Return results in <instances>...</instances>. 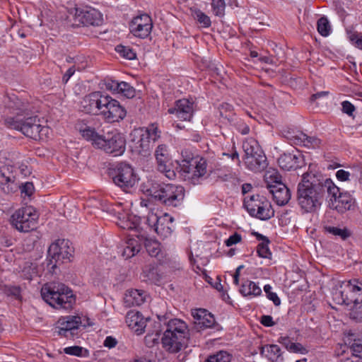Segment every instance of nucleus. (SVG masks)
Instances as JSON below:
<instances>
[{"label":"nucleus","instance_id":"1","mask_svg":"<svg viewBox=\"0 0 362 362\" xmlns=\"http://www.w3.org/2000/svg\"><path fill=\"white\" fill-rule=\"evenodd\" d=\"M339 187L330 178L322 175L304 173L297 188V202L305 213L316 211L327 193L336 200Z\"/></svg>","mask_w":362,"mask_h":362},{"label":"nucleus","instance_id":"2","mask_svg":"<svg viewBox=\"0 0 362 362\" xmlns=\"http://www.w3.org/2000/svg\"><path fill=\"white\" fill-rule=\"evenodd\" d=\"M141 190L167 207H177L182 204L185 190L182 186L158 183L153 180L144 182Z\"/></svg>","mask_w":362,"mask_h":362},{"label":"nucleus","instance_id":"3","mask_svg":"<svg viewBox=\"0 0 362 362\" xmlns=\"http://www.w3.org/2000/svg\"><path fill=\"white\" fill-rule=\"evenodd\" d=\"M40 293L42 299L56 309L69 310L72 308L76 300L72 291L59 282L45 284L42 287Z\"/></svg>","mask_w":362,"mask_h":362},{"label":"nucleus","instance_id":"4","mask_svg":"<svg viewBox=\"0 0 362 362\" xmlns=\"http://www.w3.org/2000/svg\"><path fill=\"white\" fill-rule=\"evenodd\" d=\"M74 248L69 240L58 239L52 243L47 250L46 269L52 274H57V268L66 261L71 262Z\"/></svg>","mask_w":362,"mask_h":362},{"label":"nucleus","instance_id":"5","mask_svg":"<svg viewBox=\"0 0 362 362\" xmlns=\"http://www.w3.org/2000/svg\"><path fill=\"white\" fill-rule=\"evenodd\" d=\"M109 175L113 183L126 193L131 192L139 180L134 168L126 162H119L110 168Z\"/></svg>","mask_w":362,"mask_h":362},{"label":"nucleus","instance_id":"6","mask_svg":"<svg viewBox=\"0 0 362 362\" xmlns=\"http://www.w3.org/2000/svg\"><path fill=\"white\" fill-rule=\"evenodd\" d=\"M242 147L245 153L244 163L248 170L254 173H260L267 168V158L255 139L252 138L245 139Z\"/></svg>","mask_w":362,"mask_h":362},{"label":"nucleus","instance_id":"7","mask_svg":"<svg viewBox=\"0 0 362 362\" xmlns=\"http://www.w3.org/2000/svg\"><path fill=\"white\" fill-rule=\"evenodd\" d=\"M340 288L339 291L334 294V300L337 304L354 308L358 304L362 303V280L352 279L343 281Z\"/></svg>","mask_w":362,"mask_h":362},{"label":"nucleus","instance_id":"8","mask_svg":"<svg viewBox=\"0 0 362 362\" xmlns=\"http://www.w3.org/2000/svg\"><path fill=\"white\" fill-rule=\"evenodd\" d=\"M243 205L251 216L260 220H269L274 216V210L271 202L266 197L259 194L245 197Z\"/></svg>","mask_w":362,"mask_h":362},{"label":"nucleus","instance_id":"9","mask_svg":"<svg viewBox=\"0 0 362 362\" xmlns=\"http://www.w3.org/2000/svg\"><path fill=\"white\" fill-rule=\"evenodd\" d=\"M39 214L31 206L21 207L11 215L10 223L20 232L27 233L37 228Z\"/></svg>","mask_w":362,"mask_h":362},{"label":"nucleus","instance_id":"10","mask_svg":"<svg viewBox=\"0 0 362 362\" xmlns=\"http://www.w3.org/2000/svg\"><path fill=\"white\" fill-rule=\"evenodd\" d=\"M98 148L112 156H122L126 149V139L124 134L117 131L108 132L98 142Z\"/></svg>","mask_w":362,"mask_h":362},{"label":"nucleus","instance_id":"11","mask_svg":"<svg viewBox=\"0 0 362 362\" xmlns=\"http://www.w3.org/2000/svg\"><path fill=\"white\" fill-rule=\"evenodd\" d=\"M207 162L205 158L198 159L195 161H188L177 166L180 172L185 177V180H189L193 185L200 183V180L206 173Z\"/></svg>","mask_w":362,"mask_h":362},{"label":"nucleus","instance_id":"12","mask_svg":"<svg viewBox=\"0 0 362 362\" xmlns=\"http://www.w3.org/2000/svg\"><path fill=\"white\" fill-rule=\"evenodd\" d=\"M73 15L74 25H81L88 26H98L103 23V16L96 9L92 8H74L70 11Z\"/></svg>","mask_w":362,"mask_h":362},{"label":"nucleus","instance_id":"13","mask_svg":"<svg viewBox=\"0 0 362 362\" xmlns=\"http://www.w3.org/2000/svg\"><path fill=\"white\" fill-rule=\"evenodd\" d=\"M37 116H23V122L21 132L27 137L34 140L43 139L49 134L48 127L42 126L39 123Z\"/></svg>","mask_w":362,"mask_h":362},{"label":"nucleus","instance_id":"14","mask_svg":"<svg viewBox=\"0 0 362 362\" xmlns=\"http://www.w3.org/2000/svg\"><path fill=\"white\" fill-rule=\"evenodd\" d=\"M105 101L100 115L107 122L110 123L119 122L126 117L127 111L125 108L117 100L106 95Z\"/></svg>","mask_w":362,"mask_h":362},{"label":"nucleus","instance_id":"15","mask_svg":"<svg viewBox=\"0 0 362 362\" xmlns=\"http://www.w3.org/2000/svg\"><path fill=\"white\" fill-rule=\"evenodd\" d=\"M153 28L152 19L148 14L144 13L137 16L129 23V31L136 37L147 38Z\"/></svg>","mask_w":362,"mask_h":362},{"label":"nucleus","instance_id":"16","mask_svg":"<svg viewBox=\"0 0 362 362\" xmlns=\"http://www.w3.org/2000/svg\"><path fill=\"white\" fill-rule=\"evenodd\" d=\"M274 185H268L269 192L272 194L274 202L279 206H284L291 199V194L290 189L285 184L281 182V177L278 174L270 175Z\"/></svg>","mask_w":362,"mask_h":362},{"label":"nucleus","instance_id":"17","mask_svg":"<svg viewBox=\"0 0 362 362\" xmlns=\"http://www.w3.org/2000/svg\"><path fill=\"white\" fill-rule=\"evenodd\" d=\"M189 337L185 335H177L175 332L165 329L161 338L163 347L170 353L179 352L187 346Z\"/></svg>","mask_w":362,"mask_h":362},{"label":"nucleus","instance_id":"18","mask_svg":"<svg viewBox=\"0 0 362 362\" xmlns=\"http://www.w3.org/2000/svg\"><path fill=\"white\" fill-rule=\"evenodd\" d=\"M189 337L185 335H177L175 332L165 329L161 338L163 347L170 353L179 352L187 346Z\"/></svg>","mask_w":362,"mask_h":362},{"label":"nucleus","instance_id":"19","mask_svg":"<svg viewBox=\"0 0 362 362\" xmlns=\"http://www.w3.org/2000/svg\"><path fill=\"white\" fill-rule=\"evenodd\" d=\"M106 95L100 91L91 93L86 95L81 102V110L86 113L100 115L104 106Z\"/></svg>","mask_w":362,"mask_h":362},{"label":"nucleus","instance_id":"20","mask_svg":"<svg viewBox=\"0 0 362 362\" xmlns=\"http://www.w3.org/2000/svg\"><path fill=\"white\" fill-rule=\"evenodd\" d=\"M155 156L158 170L165 173L168 179L173 180L176 177V174L174 170L170 168V159L166 145L160 144L158 146L155 151Z\"/></svg>","mask_w":362,"mask_h":362},{"label":"nucleus","instance_id":"21","mask_svg":"<svg viewBox=\"0 0 362 362\" xmlns=\"http://www.w3.org/2000/svg\"><path fill=\"white\" fill-rule=\"evenodd\" d=\"M81 324V317L78 316H66L60 318L57 321V332L59 335L64 336L66 338L73 337Z\"/></svg>","mask_w":362,"mask_h":362},{"label":"nucleus","instance_id":"22","mask_svg":"<svg viewBox=\"0 0 362 362\" xmlns=\"http://www.w3.org/2000/svg\"><path fill=\"white\" fill-rule=\"evenodd\" d=\"M194 103L189 100L182 98L175 102V106L168 110L169 114L183 121H190L194 113Z\"/></svg>","mask_w":362,"mask_h":362},{"label":"nucleus","instance_id":"23","mask_svg":"<svg viewBox=\"0 0 362 362\" xmlns=\"http://www.w3.org/2000/svg\"><path fill=\"white\" fill-rule=\"evenodd\" d=\"M5 108L8 113L18 116L30 115L29 103L15 94L8 95L4 100Z\"/></svg>","mask_w":362,"mask_h":362},{"label":"nucleus","instance_id":"24","mask_svg":"<svg viewBox=\"0 0 362 362\" xmlns=\"http://www.w3.org/2000/svg\"><path fill=\"white\" fill-rule=\"evenodd\" d=\"M132 143L133 151L140 155L145 156L151 148V142L149 140V132H144V129L135 130Z\"/></svg>","mask_w":362,"mask_h":362},{"label":"nucleus","instance_id":"25","mask_svg":"<svg viewBox=\"0 0 362 362\" xmlns=\"http://www.w3.org/2000/svg\"><path fill=\"white\" fill-rule=\"evenodd\" d=\"M151 218L156 221L154 224V230L161 237L167 238L170 235L173 231V221L174 218L165 214L161 217H158L156 215H153Z\"/></svg>","mask_w":362,"mask_h":362},{"label":"nucleus","instance_id":"26","mask_svg":"<svg viewBox=\"0 0 362 362\" xmlns=\"http://www.w3.org/2000/svg\"><path fill=\"white\" fill-rule=\"evenodd\" d=\"M303 163V156L299 152L297 154L284 153L278 158L279 167L287 171L300 168Z\"/></svg>","mask_w":362,"mask_h":362},{"label":"nucleus","instance_id":"27","mask_svg":"<svg viewBox=\"0 0 362 362\" xmlns=\"http://www.w3.org/2000/svg\"><path fill=\"white\" fill-rule=\"evenodd\" d=\"M148 321L151 322L148 318H144L138 311H129L126 315V322L128 327L134 329L138 334H141L145 331Z\"/></svg>","mask_w":362,"mask_h":362},{"label":"nucleus","instance_id":"28","mask_svg":"<svg viewBox=\"0 0 362 362\" xmlns=\"http://www.w3.org/2000/svg\"><path fill=\"white\" fill-rule=\"evenodd\" d=\"M192 315L194 319L198 320L199 328H216L219 325L216 322L214 316L206 309L198 308L192 310Z\"/></svg>","mask_w":362,"mask_h":362},{"label":"nucleus","instance_id":"29","mask_svg":"<svg viewBox=\"0 0 362 362\" xmlns=\"http://www.w3.org/2000/svg\"><path fill=\"white\" fill-rule=\"evenodd\" d=\"M337 202L335 209L340 214H344L347 211H354L356 206L355 198L348 192H339L337 194Z\"/></svg>","mask_w":362,"mask_h":362},{"label":"nucleus","instance_id":"30","mask_svg":"<svg viewBox=\"0 0 362 362\" xmlns=\"http://www.w3.org/2000/svg\"><path fill=\"white\" fill-rule=\"evenodd\" d=\"M15 177L11 175L8 167L4 166L0 168V188L6 194H11L16 191L18 186L15 183Z\"/></svg>","mask_w":362,"mask_h":362},{"label":"nucleus","instance_id":"31","mask_svg":"<svg viewBox=\"0 0 362 362\" xmlns=\"http://www.w3.org/2000/svg\"><path fill=\"white\" fill-rule=\"evenodd\" d=\"M77 128L83 138L87 141H91L92 145L98 148V142H99V139H101L103 134H98L95 128L87 125L83 122H79L77 124Z\"/></svg>","mask_w":362,"mask_h":362},{"label":"nucleus","instance_id":"32","mask_svg":"<svg viewBox=\"0 0 362 362\" xmlns=\"http://www.w3.org/2000/svg\"><path fill=\"white\" fill-rule=\"evenodd\" d=\"M260 354L272 362H282L284 357L281 348L276 344H266L260 348Z\"/></svg>","mask_w":362,"mask_h":362},{"label":"nucleus","instance_id":"33","mask_svg":"<svg viewBox=\"0 0 362 362\" xmlns=\"http://www.w3.org/2000/svg\"><path fill=\"white\" fill-rule=\"evenodd\" d=\"M141 249V244L139 238H129L124 243L122 255L125 259H129L135 256Z\"/></svg>","mask_w":362,"mask_h":362},{"label":"nucleus","instance_id":"34","mask_svg":"<svg viewBox=\"0 0 362 362\" xmlns=\"http://www.w3.org/2000/svg\"><path fill=\"white\" fill-rule=\"evenodd\" d=\"M239 292L244 297H257L262 294V289L254 281L245 279L242 282Z\"/></svg>","mask_w":362,"mask_h":362},{"label":"nucleus","instance_id":"35","mask_svg":"<svg viewBox=\"0 0 362 362\" xmlns=\"http://www.w3.org/2000/svg\"><path fill=\"white\" fill-rule=\"evenodd\" d=\"M166 329L175 332L177 335H185L188 337L189 336V329L185 322L177 318L169 320L166 324Z\"/></svg>","mask_w":362,"mask_h":362},{"label":"nucleus","instance_id":"36","mask_svg":"<svg viewBox=\"0 0 362 362\" xmlns=\"http://www.w3.org/2000/svg\"><path fill=\"white\" fill-rule=\"evenodd\" d=\"M136 238L140 239L141 243H143L144 247L151 257H156L160 252V244L158 241L148 238L144 235H136Z\"/></svg>","mask_w":362,"mask_h":362},{"label":"nucleus","instance_id":"37","mask_svg":"<svg viewBox=\"0 0 362 362\" xmlns=\"http://www.w3.org/2000/svg\"><path fill=\"white\" fill-rule=\"evenodd\" d=\"M124 300L129 306H139L144 302V292L137 289L127 291Z\"/></svg>","mask_w":362,"mask_h":362},{"label":"nucleus","instance_id":"38","mask_svg":"<svg viewBox=\"0 0 362 362\" xmlns=\"http://www.w3.org/2000/svg\"><path fill=\"white\" fill-rule=\"evenodd\" d=\"M143 280L151 284H157L161 279L158 267L153 264L146 266L141 274Z\"/></svg>","mask_w":362,"mask_h":362},{"label":"nucleus","instance_id":"39","mask_svg":"<svg viewBox=\"0 0 362 362\" xmlns=\"http://www.w3.org/2000/svg\"><path fill=\"white\" fill-rule=\"evenodd\" d=\"M190 12L193 18L197 21L201 27L206 28L211 26V21L210 18L200 9L192 7L190 8Z\"/></svg>","mask_w":362,"mask_h":362},{"label":"nucleus","instance_id":"40","mask_svg":"<svg viewBox=\"0 0 362 362\" xmlns=\"http://www.w3.org/2000/svg\"><path fill=\"white\" fill-rule=\"evenodd\" d=\"M140 218L136 216L128 214L123 219H120L118 226L125 230H138L139 226Z\"/></svg>","mask_w":362,"mask_h":362},{"label":"nucleus","instance_id":"41","mask_svg":"<svg viewBox=\"0 0 362 362\" xmlns=\"http://www.w3.org/2000/svg\"><path fill=\"white\" fill-rule=\"evenodd\" d=\"M296 139L308 148H316L321 144V140L317 137L308 136L302 132L296 137Z\"/></svg>","mask_w":362,"mask_h":362},{"label":"nucleus","instance_id":"42","mask_svg":"<svg viewBox=\"0 0 362 362\" xmlns=\"http://www.w3.org/2000/svg\"><path fill=\"white\" fill-rule=\"evenodd\" d=\"M324 230L334 236L339 237L343 240H346L351 235V231L346 228H340L334 226H324Z\"/></svg>","mask_w":362,"mask_h":362},{"label":"nucleus","instance_id":"43","mask_svg":"<svg viewBox=\"0 0 362 362\" xmlns=\"http://www.w3.org/2000/svg\"><path fill=\"white\" fill-rule=\"evenodd\" d=\"M23 122V116L16 115L13 117H6L4 119V125L10 129H13L21 132V127Z\"/></svg>","mask_w":362,"mask_h":362},{"label":"nucleus","instance_id":"44","mask_svg":"<svg viewBox=\"0 0 362 362\" xmlns=\"http://www.w3.org/2000/svg\"><path fill=\"white\" fill-rule=\"evenodd\" d=\"M232 355L226 351H219L209 356L205 362H230Z\"/></svg>","mask_w":362,"mask_h":362},{"label":"nucleus","instance_id":"45","mask_svg":"<svg viewBox=\"0 0 362 362\" xmlns=\"http://www.w3.org/2000/svg\"><path fill=\"white\" fill-rule=\"evenodd\" d=\"M64 352L66 354L76 356L78 357H88L89 356V351L83 347L79 346H69L64 349Z\"/></svg>","mask_w":362,"mask_h":362},{"label":"nucleus","instance_id":"46","mask_svg":"<svg viewBox=\"0 0 362 362\" xmlns=\"http://www.w3.org/2000/svg\"><path fill=\"white\" fill-rule=\"evenodd\" d=\"M115 51L118 52L121 57L129 60H133L136 57V52L129 46H124L122 45H117Z\"/></svg>","mask_w":362,"mask_h":362},{"label":"nucleus","instance_id":"47","mask_svg":"<svg viewBox=\"0 0 362 362\" xmlns=\"http://www.w3.org/2000/svg\"><path fill=\"white\" fill-rule=\"evenodd\" d=\"M317 31L321 35L325 37L329 35L330 33V25L328 20L326 18H320L317 21Z\"/></svg>","mask_w":362,"mask_h":362},{"label":"nucleus","instance_id":"48","mask_svg":"<svg viewBox=\"0 0 362 362\" xmlns=\"http://www.w3.org/2000/svg\"><path fill=\"white\" fill-rule=\"evenodd\" d=\"M211 6L215 16L223 17L225 15L226 4L224 0H211Z\"/></svg>","mask_w":362,"mask_h":362},{"label":"nucleus","instance_id":"49","mask_svg":"<svg viewBox=\"0 0 362 362\" xmlns=\"http://www.w3.org/2000/svg\"><path fill=\"white\" fill-rule=\"evenodd\" d=\"M117 93H121L127 98H133L136 95V90L128 83L122 81L121 87H119Z\"/></svg>","mask_w":362,"mask_h":362},{"label":"nucleus","instance_id":"50","mask_svg":"<svg viewBox=\"0 0 362 362\" xmlns=\"http://www.w3.org/2000/svg\"><path fill=\"white\" fill-rule=\"evenodd\" d=\"M203 157L194 156L193 153L187 150L182 151L181 153V158L179 160H176L177 166H180L181 164L185 163L188 161H195L198 160V159H203Z\"/></svg>","mask_w":362,"mask_h":362},{"label":"nucleus","instance_id":"51","mask_svg":"<svg viewBox=\"0 0 362 362\" xmlns=\"http://www.w3.org/2000/svg\"><path fill=\"white\" fill-rule=\"evenodd\" d=\"M220 116L224 117L228 120L231 119L233 116V107L232 105L228 103H223L218 107Z\"/></svg>","mask_w":362,"mask_h":362},{"label":"nucleus","instance_id":"52","mask_svg":"<svg viewBox=\"0 0 362 362\" xmlns=\"http://www.w3.org/2000/svg\"><path fill=\"white\" fill-rule=\"evenodd\" d=\"M36 272V267L30 263L23 267L22 270V276L23 279L30 281L33 279Z\"/></svg>","mask_w":362,"mask_h":362},{"label":"nucleus","instance_id":"53","mask_svg":"<svg viewBox=\"0 0 362 362\" xmlns=\"http://www.w3.org/2000/svg\"><path fill=\"white\" fill-rule=\"evenodd\" d=\"M347 34L350 42L354 45L356 47L362 49V35L359 36L357 32L351 31H349Z\"/></svg>","mask_w":362,"mask_h":362},{"label":"nucleus","instance_id":"54","mask_svg":"<svg viewBox=\"0 0 362 362\" xmlns=\"http://www.w3.org/2000/svg\"><path fill=\"white\" fill-rule=\"evenodd\" d=\"M267 242L260 243L257 247L258 256L262 258H269L272 255Z\"/></svg>","mask_w":362,"mask_h":362},{"label":"nucleus","instance_id":"55","mask_svg":"<svg viewBox=\"0 0 362 362\" xmlns=\"http://www.w3.org/2000/svg\"><path fill=\"white\" fill-rule=\"evenodd\" d=\"M154 328L153 330H148V334L145 337V340L146 341V338H151L154 336L151 339L153 342H156L158 340V338L160 335L161 329H160V322H154Z\"/></svg>","mask_w":362,"mask_h":362},{"label":"nucleus","instance_id":"56","mask_svg":"<svg viewBox=\"0 0 362 362\" xmlns=\"http://www.w3.org/2000/svg\"><path fill=\"white\" fill-rule=\"evenodd\" d=\"M5 292L7 296L14 297L16 299L21 298V288L18 286H6Z\"/></svg>","mask_w":362,"mask_h":362},{"label":"nucleus","instance_id":"57","mask_svg":"<svg viewBox=\"0 0 362 362\" xmlns=\"http://www.w3.org/2000/svg\"><path fill=\"white\" fill-rule=\"evenodd\" d=\"M144 132H149V140L151 142L154 143L160 137V132L153 124L148 127Z\"/></svg>","mask_w":362,"mask_h":362},{"label":"nucleus","instance_id":"58","mask_svg":"<svg viewBox=\"0 0 362 362\" xmlns=\"http://www.w3.org/2000/svg\"><path fill=\"white\" fill-rule=\"evenodd\" d=\"M289 352L295 354H306L308 353V350L303 346L300 343H293L289 346Z\"/></svg>","mask_w":362,"mask_h":362},{"label":"nucleus","instance_id":"59","mask_svg":"<svg viewBox=\"0 0 362 362\" xmlns=\"http://www.w3.org/2000/svg\"><path fill=\"white\" fill-rule=\"evenodd\" d=\"M21 194H25L28 197L32 196L34 192L35 187L32 182H27L19 187Z\"/></svg>","mask_w":362,"mask_h":362},{"label":"nucleus","instance_id":"60","mask_svg":"<svg viewBox=\"0 0 362 362\" xmlns=\"http://www.w3.org/2000/svg\"><path fill=\"white\" fill-rule=\"evenodd\" d=\"M242 240V236L238 233L235 232L231 235L228 239L225 240V244L228 247L235 245Z\"/></svg>","mask_w":362,"mask_h":362},{"label":"nucleus","instance_id":"61","mask_svg":"<svg viewBox=\"0 0 362 362\" xmlns=\"http://www.w3.org/2000/svg\"><path fill=\"white\" fill-rule=\"evenodd\" d=\"M349 347L353 356L362 358V341L354 343Z\"/></svg>","mask_w":362,"mask_h":362},{"label":"nucleus","instance_id":"62","mask_svg":"<svg viewBox=\"0 0 362 362\" xmlns=\"http://www.w3.org/2000/svg\"><path fill=\"white\" fill-rule=\"evenodd\" d=\"M341 106L343 112L347 114L349 116H351L356 110L354 105L347 100L342 102Z\"/></svg>","mask_w":362,"mask_h":362},{"label":"nucleus","instance_id":"63","mask_svg":"<svg viewBox=\"0 0 362 362\" xmlns=\"http://www.w3.org/2000/svg\"><path fill=\"white\" fill-rule=\"evenodd\" d=\"M122 82H118L114 80H108L105 83L106 88L112 92L118 93L119 87H121Z\"/></svg>","mask_w":362,"mask_h":362},{"label":"nucleus","instance_id":"64","mask_svg":"<svg viewBox=\"0 0 362 362\" xmlns=\"http://www.w3.org/2000/svg\"><path fill=\"white\" fill-rule=\"evenodd\" d=\"M344 341L346 344L351 346L354 343L361 341V339H360L355 333L350 332L346 336Z\"/></svg>","mask_w":362,"mask_h":362}]
</instances>
